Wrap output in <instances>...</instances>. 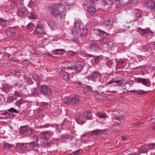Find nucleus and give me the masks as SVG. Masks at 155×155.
Wrapping results in <instances>:
<instances>
[{
	"mask_svg": "<svg viewBox=\"0 0 155 155\" xmlns=\"http://www.w3.org/2000/svg\"><path fill=\"white\" fill-rule=\"evenodd\" d=\"M51 14L55 17L61 19L65 16V13L63 11H61L56 5H54L49 8Z\"/></svg>",
	"mask_w": 155,
	"mask_h": 155,
	"instance_id": "nucleus-1",
	"label": "nucleus"
},
{
	"mask_svg": "<svg viewBox=\"0 0 155 155\" xmlns=\"http://www.w3.org/2000/svg\"><path fill=\"white\" fill-rule=\"evenodd\" d=\"M38 87L41 93L44 95L49 96L52 94L51 89L46 85H40Z\"/></svg>",
	"mask_w": 155,
	"mask_h": 155,
	"instance_id": "nucleus-2",
	"label": "nucleus"
},
{
	"mask_svg": "<svg viewBox=\"0 0 155 155\" xmlns=\"http://www.w3.org/2000/svg\"><path fill=\"white\" fill-rule=\"evenodd\" d=\"M33 33L34 34L36 35H40L42 34H45V32L44 31L43 26L41 25H37Z\"/></svg>",
	"mask_w": 155,
	"mask_h": 155,
	"instance_id": "nucleus-3",
	"label": "nucleus"
},
{
	"mask_svg": "<svg viewBox=\"0 0 155 155\" xmlns=\"http://www.w3.org/2000/svg\"><path fill=\"white\" fill-rule=\"evenodd\" d=\"M137 81L138 83H140L147 87H150V82L148 79L138 78Z\"/></svg>",
	"mask_w": 155,
	"mask_h": 155,
	"instance_id": "nucleus-4",
	"label": "nucleus"
},
{
	"mask_svg": "<svg viewBox=\"0 0 155 155\" xmlns=\"http://www.w3.org/2000/svg\"><path fill=\"white\" fill-rule=\"evenodd\" d=\"M28 13V10L25 8H21L18 9L17 15L18 16L22 17Z\"/></svg>",
	"mask_w": 155,
	"mask_h": 155,
	"instance_id": "nucleus-5",
	"label": "nucleus"
},
{
	"mask_svg": "<svg viewBox=\"0 0 155 155\" xmlns=\"http://www.w3.org/2000/svg\"><path fill=\"white\" fill-rule=\"evenodd\" d=\"M91 77L93 81H96L101 77L102 75L101 73L97 71L94 72L91 75Z\"/></svg>",
	"mask_w": 155,
	"mask_h": 155,
	"instance_id": "nucleus-6",
	"label": "nucleus"
},
{
	"mask_svg": "<svg viewBox=\"0 0 155 155\" xmlns=\"http://www.w3.org/2000/svg\"><path fill=\"white\" fill-rule=\"evenodd\" d=\"M78 90L81 91H82L84 93L87 94H88L91 91V90L90 89L89 87H87L84 85L78 88Z\"/></svg>",
	"mask_w": 155,
	"mask_h": 155,
	"instance_id": "nucleus-7",
	"label": "nucleus"
},
{
	"mask_svg": "<svg viewBox=\"0 0 155 155\" xmlns=\"http://www.w3.org/2000/svg\"><path fill=\"white\" fill-rule=\"evenodd\" d=\"M15 28H9L6 31V34L9 37L15 35Z\"/></svg>",
	"mask_w": 155,
	"mask_h": 155,
	"instance_id": "nucleus-8",
	"label": "nucleus"
},
{
	"mask_svg": "<svg viewBox=\"0 0 155 155\" xmlns=\"http://www.w3.org/2000/svg\"><path fill=\"white\" fill-rule=\"evenodd\" d=\"M103 5L107 9L110 8L113 4L112 0H104L103 2Z\"/></svg>",
	"mask_w": 155,
	"mask_h": 155,
	"instance_id": "nucleus-9",
	"label": "nucleus"
},
{
	"mask_svg": "<svg viewBox=\"0 0 155 155\" xmlns=\"http://www.w3.org/2000/svg\"><path fill=\"white\" fill-rule=\"evenodd\" d=\"M50 134L48 131L42 132L39 134L40 138L47 139L50 137Z\"/></svg>",
	"mask_w": 155,
	"mask_h": 155,
	"instance_id": "nucleus-10",
	"label": "nucleus"
},
{
	"mask_svg": "<svg viewBox=\"0 0 155 155\" xmlns=\"http://www.w3.org/2000/svg\"><path fill=\"white\" fill-rule=\"evenodd\" d=\"M80 100L79 97L78 96H75V97L72 98L71 99L70 102L71 105H74V104H78L79 103Z\"/></svg>",
	"mask_w": 155,
	"mask_h": 155,
	"instance_id": "nucleus-11",
	"label": "nucleus"
},
{
	"mask_svg": "<svg viewBox=\"0 0 155 155\" xmlns=\"http://www.w3.org/2000/svg\"><path fill=\"white\" fill-rule=\"evenodd\" d=\"M48 24L52 29H54L58 27L59 26L58 25L57 23L54 22L51 20L49 21Z\"/></svg>",
	"mask_w": 155,
	"mask_h": 155,
	"instance_id": "nucleus-12",
	"label": "nucleus"
},
{
	"mask_svg": "<svg viewBox=\"0 0 155 155\" xmlns=\"http://www.w3.org/2000/svg\"><path fill=\"white\" fill-rule=\"evenodd\" d=\"M83 116L85 119L90 120L92 118V114L91 112L87 110L84 113Z\"/></svg>",
	"mask_w": 155,
	"mask_h": 155,
	"instance_id": "nucleus-13",
	"label": "nucleus"
},
{
	"mask_svg": "<svg viewBox=\"0 0 155 155\" xmlns=\"http://www.w3.org/2000/svg\"><path fill=\"white\" fill-rule=\"evenodd\" d=\"M87 10L90 14L94 16L95 14V8L92 5L87 7Z\"/></svg>",
	"mask_w": 155,
	"mask_h": 155,
	"instance_id": "nucleus-14",
	"label": "nucleus"
},
{
	"mask_svg": "<svg viewBox=\"0 0 155 155\" xmlns=\"http://www.w3.org/2000/svg\"><path fill=\"white\" fill-rule=\"evenodd\" d=\"M35 133V131L31 128H27L26 131V135L27 136H30L34 134Z\"/></svg>",
	"mask_w": 155,
	"mask_h": 155,
	"instance_id": "nucleus-15",
	"label": "nucleus"
},
{
	"mask_svg": "<svg viewBox=\"0 0 155 155\" xmlns=\"http://www.w3.org/2000/svg\"><path fill=\"white\" fill-rule=\"evenodd\" d=\"M96 33L100 36L105 37L107 36V33L104 31L101 30H97L95 31Z\"/></svg>",
	"mask_w": 155,
	"mask_h": 155,
	"instance_id": "nucleus-16",
	"label": "nucleus"
},
{
	"mask_svg": "<svg viewBox=\"0 0 155 155\" xmlns=\"http://www.w3.org/2000/svg\"><path fill=\"white\" fill-rule=\"evenodd\" d=\"M136 30L142 36H146V34H148L146 30L142 29L140 28H137Z\"/></svg>",
	"mask_w": 155,
	"mask_h": 155,
	"instance_id": "nucleus-17",
	"label": "nucleus"
},
{
	"mask_svg": "<svg viewBox=\"0 0 155 155\" xmlns=\"http://www.w3.org/2000/svg\"><path fill=\"white\" fill-rule=\"evenodd\" d=\"M95 115L97 117L100 118L104 119L108 117L106 114L101 112L96 113Z\"/></svg>",
	"mask_w": 155,
	"mask_h": 155,
	"instance_id": "nucleus-18",
	"label": "nucleus"
},
{
	"mask_svg": "<svg viewBox=\"0 0 155 155\" xmlns=\"http://www.w3.org/2000/svg\"><path fill=\"white\" fill-rule=\"evenodd\" d=\"M14 146V145L13 144H9L5 143V144L3 145L2 147L4 150H8L11 148H12Z\"/></svg>",
	"mask_w": 155,
	"mask_h": 155,
	"instance_id": "nucleus-19",
	"label": "nucleus"
},
{
	"mask_svg": "<svg viewBox=\"0 0 155 155\" xmlns=\"http://www.w3.org/2000/svg\"><path fill=\"white\" fill-rule=\"evenodd\" d=\"M113 128L116 131H119L121 128V125L119 123H116L113 126Z\"/></svg>",
	"mask_w": 155,
	"mask_h": 155,
	"instance_id": "nucleus-20",
	"label": "nucleus"
},
{
	"mask_svg": "<svg viewBox=\"0 0 155 155\" xmlns=\"http://www.w3.org/2000/svg\"><path fill=\"white\" fill-rule=\"evenodd\" d=\"M81 22L80 21H78L74 23V29L76 31H78L80 28Z\"/></svg>",
	"mask_w": 155,
	"mask_h": 155,
	"instance_id": "nucleus-21",
	"label": "nucleus"
},
{
	"mask_svg": "<svg viewBox=\"0 0 155 155\" xmlns=\"http://www.w3.org/2000/svg\"><path fill=\"white\" fill-rule=\"evenodd\" d=\"M91 48L92 49L96 51L100 49L98 44L95 43H92L91 45Z\"/></svg>",
	"mask_w": 155,
	"mask_h": 155,
	"instance_id": "nucleus-22",
	"label": "nucleus"
},
{
	"mask_svg": "<svg viewBox=\"0 0 155 155\" xmlns=\"http://www.w3.org/2000/svg\"><path fill=\"white\" fill-rule=\"evenodd\" d=\"M26 102V101L23 99H21L16 101L15 104L17 106L19 107L21 105Z\"/></svg>",
	"mask_w": 155,
	"mask_h": 155,
	"instance_id": "nucleus-23",
	"label": "nucleus"
},
{
	"mask_svg": "<svg viewBox=\"0 0 155 155\" xmlns=\"http://www.w3.org/2000/svg\"><path fill=\"white\" fill-rule=\"evenodd\" d=\"M31 94L32 96H37L39 93L38 89L35 88H33L31 90Z\"/></svg>",
	"mask_w": 155,
	"mask_h": 155,
	"instance_id": "nucleus-24",
	"label": "nucleus"
},
{
	"mask_svg": "<svg viewBox=\"0 0 155 155\" xmlns=\"http://www.w3.org/2000/svg\"><path fill=\"white\" fill-rule=\"evenodd\" d=\"M63 72L64 71H61L60 72V74H61L62 73L63 74V76L64 80L66 81H68L69 76V74L66 72Z\"/></svg>",
	"mask_w": 155,
	"mask_h": 155,
	"instance_id": "nucleus-25",
	"label": "nucleus"
},
{
	"mask_svg": "<svg viewBox=\"0 0 155 155\" xmlns=\"http://www.w3.org/2000/svg\"><path fill=\"white\" fill-rule=\"evenodd\" d=\"M54 53L56 55L58 54H62L65 52V51L62 49H57L54 51Z\"/></svg>",
	"mask_w": 155,
	"mask_h": 155,
	"instance_id": "nucleus-26",
	"label": "nucleus"
},
{
	"mask_svg": "<svg viewBox=\"0 0 155 155\" xmlns=\"http://www.w3.org/2000/svg\"><path fill=\"white\" fill-rule=\"evenodd\" d=\"M113 83H116L119 86L122 85L123 82L119 80H115V81H110L108 82L107 83V84H109Z\"/></svg>",
	"mask_w": 155,
	"mask_h": 155,
	"instance_id": "nucleus-27",
	"label": "nucleus"
},
{
	"mask_svg": "<svg viewBox=\"0 0 155 155\" xmlns=\"http://www.w3.org/2000/svg\"><path fill=\"white\" fill-rule=\"evenodd\" d=\"M80 35L81 36L84 37L85 36L88 32V30L87 28L82 29L81 30Z\"/></svg>",
	"mask_w": 155,
	"mask_h": 155,
	"instance_id": "nucleus-28",
	"label": "nucleus"
},
{
	"mask_svg": "<svg viewBox=\"0 0 155 155\" xmlns=\"http://www.w3.org/2000/svg\"><path fill=\"white\" fill-rule=\"evenodd\" d=\"M113 114L115 118L117 120H120L122 117V116L120 114L118 111H114Z\"/></svg>",
	"mask_w": 155,
	"mask_h": 155,
	"instance_id": "nucleus-29",
	"label": "nucleus"
},
{
	"mask_svg": "<svg viewBox=\"0 0 155 155\" xmlns=\"http://www.w3.org/2000/svg\"><path fill=\"white\" fill-rule=\"evenodd\" d=\"M27 128L25 126L20 127L19 130V133L21 134H23L26 133Z\"/></svg>",
	"mask_w": 155,
	"mask_h": 155,
	"instance_id": "nucleus-30",
	"label": "nucleus"
},
{
	"mask_svg": "<svg viewBox=\"0 0 155 155\" xmlns=\"http://www.w3.org/2000/svg\"><path fill=\"white\" fill-rule=\"evenodd\" d=\"M101 133V131L100 130L97 129L95 130H94L91 133V135L92 136H98Z\"/></svg>",
	"mask_w": 155,
	"mask_h": 155,
	"instance_id": "nucleus-31",
	"label": "nucleus"
},
{
	"mask_svg": "<svg viewBox=\"0 0 155 155\" xmlns=\"http://www.w3.org/2000/svg\"><path fill=\"white\" fill-rule=\"evenodd\" d=\"M82 69V67L81 65H74V71L76 72L78 71H81Z\"/></svg>",
	"mask_w": 155,
	"mask_h": 155,
	"instance_id": "nucleus-32",
	"label": "nucleus"
},
{
	"mask_svg": "<svg viewBox=\"0 0 155 155\" xmlns=\"http://www.w3.org/2000/svg\"><path fill=\"white\" fill-rule=\"evenodd\" d=\"M104 23L106 25L109 27H111L112 26L113 22L111 19H109L105 21L104 22Z\"/></svg>",
	"mask_w": 155,
	"mask_h": 155,
	"instance_id": "nucleus-33",
	"label": "nucleus"
},
{
	"mask_svg": "<svg viewBox=\"0 0 155 155\" xmlns=\"http://www.w3.org/2000/svg\"><path fill=\"white\" fill-rule=\"evenodd\" d=\"M147 6L151 9H153L155 8V2H150L147 3Z\"/></svg>",
	"mask_w": 155,
	"mask_h": 155,
	"instance_id": "nucleus-34",
	"label": "nucleus"
},
{
	"mask_svg": "<svg viewBox=\"0 0 155 155\" xmlns=\"http://www.w3.org/2000/svg\"><path fill=\"white\" fill-rule=\"evenodd\" d=\"M99 41L101 45H104L107 43V40L106 38H102L99 39Z\"/></svg>",
	"mask_w": 155,
	"mask_h": 155,
	"instance_id": "nucleus-35",
	"label": "nucleus"
},
{
	"mask_svg": "<svg viewBox=\"0 0 155 155\" xmlns=\"http://www.w3.org/2000/svg\"><path fill=\"white\" fill-rule=\"evenodd\" d=\"M29 18L31 19H36L37 18V15L35 13L31 12L30 15L29 16Z\"/></svg>",
	"mask_w": 155,
	"mask_h": 155,
	"instance_id": "nucleus-36",
	"label": "nucleus"
},
{
	"mask_svg": "<svg viewBox=\"0 0 155 155\" xmlns=\"http://www.w3.org/2000/svg\"><path fill=\"white\" fill-rule=\"evenodd\" d=\"M34 25L32 23H30L28 24L26 26V28L28 30H32L34 28Z\"/></svg>",
	"mask_w": 155,
	"mask_h": 155,
	"instance_id": "nucleus-37",
	"label": "nucleus"
},
{
	"mask_svg": "<svg viewBox=\"0 0 155 155\" xmlns=\"http://www.w3.org/2000/svg\"><path fill=\"white\" fill-rule=\"evenodd\" d=\"M74 4V0H68L66 2V4L67 6H71Z\"/></svg>",
	"mask_w": 155,
	"mask_h": 155,
	"instance_id": "nucleus-38",
	"label": "nucleus"
},
{
	"mask_svg": "<svg viewBox=\"0 0 155 155\" xmlns=\"http://www.w3.org/2000/svg\"><path fill=\"white\" fill-rule=\"evenodd\" d=\"M41 104L43 107H44L47 109H49L51 108L50 105L47 103L42 102Z\"/></svg>",
	"mask_w": 155,
	"mask_h": 155,
	"instance_id": "nucleus-39",
	"label": "nucleus"
},
{
	"mask_svg": "<svg viewBox=\"0 0 155 155\" xmlns=\"http://www.w3.org/2000/svg\"><path fill=\"white\" fill-rule=\"evenodd\" d=\"M8 111L9 112L12 113H18V111L14 108L13 107H11L9 108L8 110Z\"/></svg>",
	"mask_w": 155,
	"mask_h": 155,
	"instance_id": "nucleus-40",
	"label": "nucleus"
},
{
	"mask_svg": "<svg viewBox=\"0 0 155 155\" xmlns=\"http://www.w3.org/2000/svg\"><path fill=\"white\" fill-rule=\"evenodd\" d=\"M76 121L79 124H83L85 122V121H84V120H82V119L81 117H80L78 118H77L76 119Z\"/></svg>",
	"mask_w": 155,
	"mask_h": 155,
	"instance_id": "nucleus-41",
	"label": "nucleus"
},
{
	"mask_svg": "<svg viewBox=\"0 0 155 155\" xmlns=\"http://www.w3.org/2000/svg\"><path fill=\"white\" fill-rule=\"evenodd\" d=\"M140 152L141 153H146L147 152V149L144 146H142L140 149Z\"/></svg>",
	"mask_w": 155,
	"mask_h": 155,
	"instance_id": "nucleus-42",
	"label": "nucleus"
},
{
	"mask_svg": "<svg viewBox=\"0 0 155 155\" xmlns=\"http://www.w3.org/2000/svg\"><path fill=\"white\" fill-rule=\"evenodd\" d=\"M130 91L131 92H136L139 95L144 94L145 93V92L143 91L131 90Z\"/></svg>",
	"mask_w": 155,
	"mask_h": 155,
	"instance_id": "nucleus-43",
	"label": "nucleus"
},
{
	"mask_svg": "<svg viewBox=\"0 0 155 155\" xmlns=\"http://www.w3.org/2000/svg\"><path fill=\"white\" fill-rule=\"evenodd\" d=\"M72 41L76 43L77 44H78L80 43L79 38L77 37H75L72 39Z\"/></svg>",
	"mask_w": 155,
	"mask_h": 155,
	"instance_id": "nucleus-44",
	"label": "nucleus"
},
{
	"mask_svg": "<svg viewBox=\"0 0 155 155\" xmlns=\"http://www.w3.org/2000/svg\"><path fill=\"white\" fill-rule=\"evenodd\" d=\"M144 14L143 12L140 11L136 14V16L138 18H140L143 16Z\"/></svg>",
	"mask_w": 155,
	"mask_h": 155,
	"instance_id": "nucleus-45",
	"label": "nucleus"
},
{
	"mask_svg": "<svg viewBox=\"0 0 155 155\" xmlns=\"http://www.w3.org/2000/svg\"><path fill=\"white\" fill-rule=\"evenodd\" d=\"M36 4V0H31L29 5L31 7L35 6Z\"/></svg>",
	"mask_w": 155,
	"mask_h": 155,
	"instance_id": "nucleus-46",
	"label": "nucleus"
},
{
	"mask_svg": "<svg viewBox=\"0 0 155 155\" xmlns=\"http://www.w3.org/2000/svg\"><path fill=\"white\" fill-rule=\"evenodd\" d=\"M148 147L150 149H153L155 148V143L149 144H148Z\"/></svg>",
	"mask_w": 155,
	"mask_h": 155,
	"instance_id": "nucleus-47",
	"label": "nucleus"
},
{
	"mask_svg": "<svg viewBox=\"0 0 155 155\" xmlns=\"http://www.w3.org/2000/svg\"><path fill=\"white\" fill-rule=\"evenodd\" d=\"M33 78L34 80L36 81V82H38V81L39 79V77L38 76V75L36 74H34L33 76Z\"/></svg>",
	"mask_w": 155,
	"mask_h": 155,
	"instance_id": "nucleus-48",
	"label": "nucleus"
},
{
	"mask_svg": "<svg viewBox=\"0 0 155 155\" xmlns=\"http://www.w3.org/2000/svg\"><path fill=\"white\" fill-rule=\"evenodd\" d=\"M14 96L18 97H21L22 95L21 93L15 91L14 92Z\"/></svg>",
	"mask_w": 155,
	"mask_h": 155,
	"instance_id": "nucleus-49",
	"label": "nucleus"
},
{
	"mask_svg": "<svg viewBox=\"0 0 155 155\" xmlns=\"http://www.w3.org/2000/svg\"><path fill=\"white\" fill-rule=\"evenodd\" d=\"M70 101L71 99H70L69 98H67L64 99V102L65 104H70L71 105V103L70 102Z\"/></svg>",
	"mask_w": 155,
	"mask_h": 155,
	"instance_id": "nucleus-50",
	"label": "nucleus"
},
{
	"mask_svg": "<svg viewBox=\"0 0 155 155\" xmlns=\"http://www.w3.org/2000/svg\"><path fill=\"white\" fill-rule=\"evenodd\" d=\"M17 99V98H15L13 96H9L8 98V100L9 101V102H11L12 101L15 100Z\"/></svg>",
	"mask_w": 155,
	"mask_h": 155,
	"instance_id": "nucleus-51",
	"label": "nucleus"
},
{
	"mask_svg": "<svg viewBox=\"0 0 155 155\" xmlns=\"http://www.w3.org/2000/svg\"><path fill=\"white\" fill-rule=\"evenodd\" d=\"M5 21L3 19L0 18V25L4 26L5 25Z\"/></svg>",
	"mask_w": 155,
	"mask_h": 155,
	"instance_id": "nucleus-52",
	"label": "nucleus"
},
{
	"mask_svg": "<svg viewBox=\"0 0 155 155\" xmlns=\"http://www.w3.org/2000/svg\"><path fill=\"white\" fill-rule=\"evenodd\" d=\"M99 58L100 57L99 56H96L95 58L94 62L95 64H97L98 63V61H99Z\"/></svg>",
	"mask_w": 155,
	"mask_h": 155,
	"instance_id": "nucleus-53",
	"label": "nucleus"
},
{
	"mask_svg": "<svg viewBox=\"0 0 155 155\" xmlns=\"http://www.w3.org/2000/svg\"><path fill=\"white\" fill-rule=\"evenodd\" d=\"M49 126V124H47L44 125L40 126L39 128H44L48 127Z\"/></svg>",
	"mask_w": 155,
	"mask_h": 155,
	"instance_id": "nucleus-54",
	"label": "nucleus"
},
{
	"mask_svg": "<svg viewBox=\"0 0 155 155\" xmlns=\"http://www.w3.org/2000/svg\"><path fill=\"white\" fill-rule=\"evenodd\" d=\"M10 54H9L8 53H4V58H5L7 59H10Z\"/></svg>",
	"mask_w": 155,
	"mask_h": 155,
	"instance_id": "nucleus-55",
	"label": "nucleus"
},
{
	"mask_svg": "<svg viewBox=\"0 0 155 155\" xmlns=\"http://www.w3.org/2000/svg\"><path fill=\"white\" fill-rule=\"evenodd\" d=\"M2 90L5 91H6L8 90V86L6 85H4L2 88Z\"/></svg>",
	"mask_w": 155,
	"mask_h": 155,
	"instance_id": "nucleus-56",
	"label": "nucleus"
},
{
	"mask_svg": "<svg viewBox=\"0 0 155 155\" xmlns=\"http://www.w3.org/2000/svg\"><path fill=\"white\" fill-rule=\"evenodd\" d=\"M30 143L31 144L32 147H36L38 146V143L36 142H34Z\"/></svg>",
	"mask_w": 155,
	"mask_h": 155,
	"instance_id": "nucleus-57",
	"label": "nucleus"
},
{
	"mask_svg": "<svg viewBox=\"0 0 155 155\" xmlns=\"http://www.w3.org/2000/svg\"><path fill=\"white\" fill-rule=\"evenodd\" d=\"M147 72L146 71H140L139 74H140L144 75L146 74Z\"/></svg>",
	"mask_w": 155,
	"mask_h": 155,
	"instance_id": "nucleus-58",
	"label": "nucleus"
},
{
	"mask_svg": "<svg viewBox=\"0 0 155 155\" xmlns=\"http://www.w3.org/2000/svg\"><path fill=\"white\" fill-rule=\"evenodd\" d=\"M131 82V81H128L127 83H126L123 86L124 87H127V85L128 86V87H130V83Z\"/></svg>",
	"mask_w": 155,
	"mask_h": 155,
	"instance_id": "nucleus-59",
	"label": "nucleus"
},
{
	"mask_svg": "<svg viewBox=\"0 0 155 155\" xmlns=\"http://www.w3.org/2000/svg\"><path fill=\"white\" fill-rule=\"evenodd\" d=\"M1 114L5 116H6V117L7 118L9 116V114L7 112H5Z\"/></svg>",
	"mask_w": 155,
	"mask_h": 155,
	"instance_id": "nucleus-60",
	"label": "nucleus"
},
{
	"mask_svg": "<svg viewBox=\"0 0 155 155\" xmlns=\"http://www.w3.org/2000/svg\"><path fill=\"white\" fill-rule=\"evenodd\" d=\"M76 85L78 88L81 87L82 86H84V85L81 84V83L79 82L77 83Z\"/></svg>",
	"mask_w": 155,
	"mask_h": 155,
	"instance_id": "nucleus-61",
	"label": "nucleus"
},
{
	"mask_svg": "<svg viewBox=\"0 0 155 155\" xmlns=\"http://www.w3.org/2000/svg\"><path fill=\"white\" fill-rule=\"evenodd\" d=\"M4 57V53L0 51V60L2 59Z\"/></svg>",
	"mask_w": 155,
	"mask_h": 155,
	"instance_id": "nucleus-62",
	"label": "nucleus"
},
{
	"mask_svg": "<svg viewBox=\"0 0 155 155\" xmlns=\"http://www.w3.org/2000/svg\"><path fill=\"white\" fill-rule=\"evenodd\" d=\"M78 51L74 52V51H71V56H74V55L77 54L78 53Z\"/></svg>",
	"mask_w": 155,
	"mask_h": 155,
	"instance_id": "nucleus-63",
	"label": "nucleus"
},
{
	"mask_svg": "<svg viewBox=\"0 0 155 155\" xmlns=\"http://www.w3.org/2000/svg\"><path fill=\"white\" fill-rule=\"evenodd\" d=\"M43 111V109L41 108H38L37 110V113H39Z\"/></svg>",
	"mask_w": 155,
	"mask_h": 155,
	"instance_id": "nucleus-64",
	"label": "nucleus"
}]
</instances>
